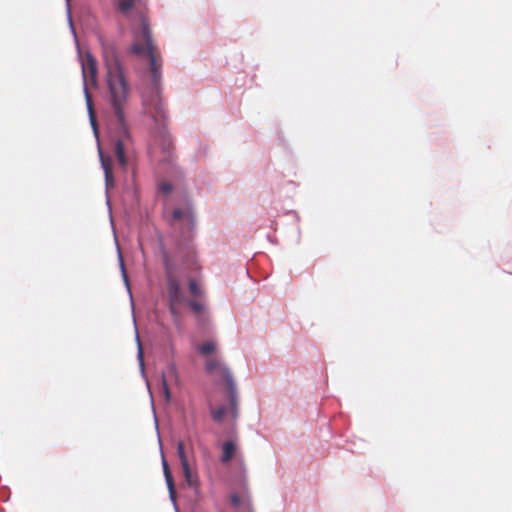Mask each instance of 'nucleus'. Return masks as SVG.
Returning a JSON list of instances; mask_svg holds the SVG:
<instances>
[{
    "instance_id": "obj_1",
    "label": "nucleus",
    "mask_w": 512,
    "mask_h": 512,
    "mask_svg": "<svg viewBox=\"0 0 512 512\" xmlns=\"http://www.w3.org/2000/svg\"><path fill=\"white\" fill-rule=\"evenodd\" d=\"M141 0H117V10L124 16L131 18L135 14V20L139 23L140 30L135 34V41L131 46V52L137 55H147L151 73V88L143 94V106L156 123H163L166 119V109L160 95L162 61L158 48L151 38V31L146 14L138 7Z\"/></svg>"
},
{
    "instance_id": "obj_2",
    "label": "nucleus",
    "mask_w": 512,
    "mask_h": 512,
    "mask_svg": "<svg viewBox=\"0 0 512 512\" xmlns=\"http://www.w3.org/2000/svg\"><path fill=\"white\" fill-rule=\"evenodd\" d=\"M103 61L106 70V100L117 123L114 153L120 166L126 168L128 163L126 149L130 143V134L126 124V110L129 105L131 88L114 44H103Z\"/></svg>"
},
{
    "instance_id": "obj_3",
    "label": "nucleus",
    "mask_w": 512,
    "mask_h": 512,
    "mask_svg": "<svg viewBox=\"0 0 512 512\" xmlns=\"http://www.w3.org/2000/svg\"><path fill=\"white\" fill-rule=\"evenodd\" d=\"M205 367L208 373L219 376L223 380L227 388V393L230 395L231 407L233 414L235 415L236 386L230 370L219 358L216 357L208 358L206 360Z\"/></svg>"
},
{
    "instance_id": "obj_4",
    "label": "nucleus",
    "mask_w": 512,
    "mask_h": 512,
    "mask_svg": "<svg viewBox=\"0 0 512 512\" xmlns=\"http://www.w3.org/2000/svg\"><path fill=\"white\" fill-rule=\"evenodd\" d=\"M82 74L84 79V91L87 101V107L90 115V120L93 128L96 130V120L94 115V109L92 104V98L87 89V80L89 79L92 85H96L97 80V62L91 53H86L82 59Z\"/></svg>"
},
{
    "instance_id": "obj_5",
    "label": "nucleus",
    "mask_w": 512,
    "mask_h": 512,
    "mask_svg": "<svg viewBox=\"0 0 512 512\" xmlns=\"http://www.w3.org/2000/svg\"><path fill=\"white\" fill-rule=\"evenodd\" d=\"M165 271L169 297V309L171 314L176 317L178 315L177 306L185 302V297L182 292L179 279L167 260L165 261Z\"/></svg>"
},
{
    "instance_id": "obj_6",
    "label": "nucleus",
    "mask_w": 512,
    "mask_h": 512,
    "mask_svg": "<svg viewBox=\"0 0 512 512\" xmlns=\"http://www.w3.org/2000/svg\"><path fill=\"white\" fill-rule=\"evenodd\" d=\"M230 398V395L228 394ZM227 415L231 416V418L235 419L238 415L237 404L235 405V415L233 414L231 407V400L229 399V407L220 406L218 408L211 410V416L214 421L221 422Z\"/></svg>"
},
{
    "instance_id": "obj_7",
    "label": "nucleus",
    "mask_w": 512,
    "mask_h": 512,
    "mask_svg": "<svg viewBox=\"0 0 512 512\" xmlns=\"http://www.w3.org/2000/svg\"><path fill=\"white\" fill-rule=\"evenodd\" d=\"M100 160H101V165H102V168H103L104 174H105L106 186H107V188L113 187L114 176H113V172H112V161L109 157H105L101 151H100Z\"/></svg>"
},
{
    "instance_id": "obj_8",
    "label": "nucleus",
    "mask_w": 512,
    "mask_h": 512,
    "mask_svg": "<svg viewBox=\"0 0 512 512\" xmlns=\"http://www.w3.org/2000/svg\"><path fill=\"white\" fill-rule=\"evenodd\" d=\"M230 501L232 506L238 509L239 512H253L251 501L248 498L233 494L230 497Z\"/></svg>"
},
{
    "instance_id": "obj_9",
    "label": "nucleus",
    "mask_w": 512,
    "mask_h": 512,
    "mask_svg": "<svg viewBox=\"0 0 512 512\" xmlns=\"http://www.w3.org/2000/svg\"><path fill=\"white\" fill-rule=\"evenodd\" d=\"M182 472L189 487L197 488L199 486V477L197 473L192 471L190 464L182 466Z\"/></svg>"
},
{
    "instance_id": "obj_10",
    "label": "nucleus",
    "mask_w": 512,
    "mask_h": 512,
    "mask_svg": "<svg viewBox=\"0 0 512 512\" xmlns=\"http://www.w3.org/2000/svg\"><path fill=\"white\" fill-rule=\"evenodd\" d=\"M162 464H163V472H164L165 480L167 483V487L169 489L170 497L174 500L175 495H176V490H175L173 476H172L170 467L165 459H163Z\"/></svg>"
},
{
    "instance_id": "obj_11",
    "label": "nucleus",
    "mask_w": 512,
    "mask_h": 512,
    "mask_svg": "<svg viewBox=\"0 0 512 512\" xmlns=\"http://www.w3.org/2000/svg\"><path fill=\"white\" fill-rule=\"evenodd\" d=\"M173 219L174 220H185L188 223H192L194 220V216L191 208L187 207L184 209L176 208L173 211Z\"/></svg>"
},
{
    "instance_id": "obj_12",
    "label": "nucleus",
    "mask_w": 512,
    "mask_h": 512,
    "mask_svg": "<svg viewBox=\"0 0 512 512\" xmlns=\"http://www.w3.org/2000/svg\"><path fill=\"white\" fill-rule=\"evenodd\" d=\"M235 451H236L235 444L232 441H226L223 444L221 461L223 463L229 462L233 458Z\"/></svg>"
},
{
    "instance_id": "obj_13",
    "label": "nucleus",
    "mask_w": 512,
    "mask_h": 512,
    "mask_svg": "<svg viewBox=\"0 0 512 512\" xmlns=\"http://www.w3.org/2000/svg\"><path fill=\"white\" fill-rule=\"evenodd\" d=\"M215 350H216V343H214L212 341L204 342L203 344H201L198 347L199 353L204 356H207V355L213 353Z\"/></svg>"
},
{
    "instance_id": "obj_14",
    "label": "nucleus",
    "mask_w": 512,
    "mask_h": 512,
    "mask_svg": "<svg viewBox=\"0 0 512 512\" xmlns=\"http://www.w3.org/2000/svg\"><path fill=\"white\" fill-rule=\"evenodd\" d=\"M177 454L181 463V467L185 464H189L185 449H184V443L182 441H179L177 444Z\"/></svg>"
},
{
    "instance_id": "obj_15",
    "label": "nucleus",
    "mask_w": 512,
    "mask_h": 512,
    "mask_svg": "<svg viewBox=\"0 0 512 512\" xmlns=\"http://www.w3.org/2000/svg\"><path fill=\"white\" fill-rule=\"evenodd\" d=\"M189 291L195 297H202L203 291L198 286L197 282L194 279L189 281Z\"/></svg>"
},
{
    "instance_id": "obj_16",
    "label": "nucleus",
    "mask_w": 512,
    "mask_h": 512,
    "mask_svg": "<svg viewBox=\"0 0 512 512\" xmlns=\"http://www.w3.org/2000/svg\"><path fill=\"white\" fill-rule=\"evenodd\" d=\"M188 305L196 314H200L204 310V305L201 302L195 300L188 301Z\"/></svg>"
},
{
    "instance_id": "obj_17",
    "label": "nucleus",
    "mask_w": 512,
    "mask_h": 512,
    "mask_svg": "<svg viewBox=\"0 0 512 512\" xmlns=\"http://www.w3.org/2000/svg\"><path fill=\"white\" fill-rule=\"evenodd\" d=\"M159 190L164 194H169L172 191V185L169 182H162L159 185Z\"/></svg>"
},
{
    "instance_id": "obj_18",
    "label": "nucleus",
    "mask_w": 512,
    "mask_h": 512,
    "mask_svg": "<svg viewBox=\"0 0 512 512\" xmlns=\"http://www.w3.org/2000/svg\"><path fill=\"white\" fill-rule=\"evenodd\" d=\"M162 389H163V394L165 396L166 401H169L170 400V390H169L168 384L164 378L162 380Z\"/></svg>"
},
{
    "instance_id": "obj_19",
    "label": "nucleus",
    "mask_w": 512,
    "mask_h": 512,
    "mask_svg": "<svg viewBox=\"0 0 512 512\" xmlns=\"http://www.w3.org/2000/svg\"><path fill=\"white\" fill-rule=\"evenodd\" d=\"M162 145H163V149L165 151L169 152L170 149L172 148V141L169 138H164Z\"/></svg>"
},
{
    "instance_id": "obj_20",
    "label": "nucleus",
    "mask_w": 512,
    "mask_h": 512,
    "mask_svg": "<svg viewBox=\"0 0 512 512\" xmlns=\"http://www.w3.org/2000/svg\"><path fill=\"white\" fill-rule=\"evenodd\" d=\"M138 357L141 361V364H143V351H142V347L140 344H139V348H138Z\"/></svg>"
},
{
    "instance_id": "obj_21",
    "label": "nucleus",
    "mask_w": 512,
    "mask_h": 512,
    "mask_svg": "<svg viewBox=\"0 0 512 512\" xmlns=\"http://www.w3.org/2000/svg\"><path fill=\"white\" fill-rule=\"evenodd\" d=\"M121 267H122V270H123V274H124L125 281H127V276H126V274H125L124 264H123V263H121Z\"/></svg>"
}]
</instances>
